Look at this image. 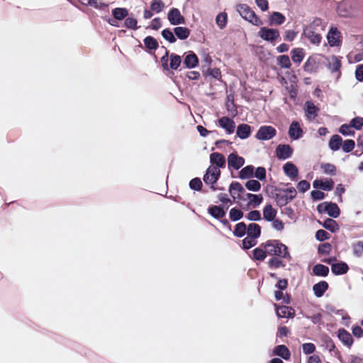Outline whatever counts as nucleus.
<instances>
[{
  "instance_id": "4",
  "label": "nucleus",
  "mask_w": 363,
  "mask_h": 363,
  "mask_svg": "<svg viewBox=\"0 0 363 363\" xmlns=\"http://www.w3.org/2000/svg\"><path fill=\"white\" fill-rule=\"evenodd\" d=\"M318 213H326L332 218H337L340 215V209L336 203L325 201L317 206Z\"/></svg>"
},
{
  "instance_id": "53",
  "label": "nucleus",
  "mask_w": 363,
  "mask_h": 363,
  "mask_svg": "<svg viewBox=\"0 0 363 363\" xmlns=\"http://www.w3.org/2000/svg\"><path fill=\"white\" fill-rule=\"evenodd\" d=\"M241 242L242 245L240 247L243 250H250L257 244V241L256 240H253L252 238H250L249 236L241 240Z\"/></svg>"
},
{
  "instance_id": "38",
  "label": "nucleus",
  "mask_w": 363,
  "mask_h": 363,
  "mask_svg": "<svg viewBox=\"0 0 363 363\" xmlns=\"http://www.w3.org/2000/svg\"><path fill=\"white\" fill-rule=\"evenodd\" d=\"M342 138L339 135L335 134L330 138L328 143V146L332 151L335 152L340 150L342 146Z\"/></svg>"
},
{
  "instance_id": "40",
  "label": "nucleus",
  "mask_w": 363,
  "mask_h": 363,
  "mask_svg": "<svg viewBox=\"0 0 363 363\" xmlns=\"http://www.w3.org/2000/svg\"><path fill=\"white\" fill-rule=\"evenodd\" d=\"M282 257H272L267 262L268 268L270 269H276L280 267H285L286 264L282 260Z\"/></svg>"
},
{
  "instance_id": "41",
  "label": "nucleus",
  "mask_w": 363,
  "mask_h": 363,
  "mask_svg": "<svg viewBox=\"0 0 363 363\" xmlns=\"http://www.w3.org/2000/svg\"><path fill=\"white\" fill-rule=\"evenodd\" d=\"M182 62V57L176 53L169 55V69L177 70L181 66Z\"/></svg>"
},
{
  "instance_id": "26",
  "label": "nucleus",
  "mask_w": 363,
  "mask_h": 363,
  "mask_svg": "<svg viewBox=\"0 0 363 363\" xmlns=\"http://www.w3.org/2000/svg\"><path fill=\"white\" fill-rule=\"evenodd\" d=\"M318 222L319 225H320L325 229H326L327 230H329L332 233H337L340 229V226H339L338 223H337V221L335 220L332 218H328L323 222L319 221V220Z\"/></svg>"
},
{
  "instance_id": "1",
  "label": "nucleus",
  "mask_w": 363,
  "mask_h": 363,
  "mask_svg": "<svg viewBox=\"0 0 363 363\" xmlns=\"http://www.w3.org/2000/svg\"><path fill=\"white\" fill-rule=\"evenodd\" d=\"M260 247L267 250V255L272 257H279L288 261L292 259L289 247L279 240H268L265 242H262Z\"/></svg>"
},
{
  "instance_id": "5",
  "label": "nucleus",
  "mask_w": 363,
  "mask_h": 363,
  "mask_svg": "<svg viewBox=\"0 0 363 363\" xmlns=\"http://www.w3.org/2000/svg\"><path fill=\"white\" fill-rule=\"evenodd\" d=\"M258 35L262 40L274 44V42L280 38V33L277 28L264 26L259 29Z\"/></svg>"
},
{
  "instance_id": "24",
  "label": "nucleus",
  "mask_w": 363,
  "mask_h": 363,
  "mask_svg": "<svg viewBox=\"0 0 363 363\" xmlns=\"http://www.w3.org/2000/svg\"><path fill=\"white\" fill-rule=\"evenodd\" d=\"M349 269L350 268L348 264L343 261H340L335 263V264H333L331 267V272L335 276L345 274L347 273Z\"/></svg>"
},
{
  "instance_id": "22",
  "label": "nucleus",
  "mask_w": 363,
  "mask_h": 363,
  "mask_svg": "<svg viewBox=\"0 0 363 363\" xmlns=\"http://www.w3.org/2000/svg\"><path fill=\"white\" fill-rule=\"evenodd\" d=\"M252 133L251 126L246 123H241L237 126L236 136L241 140L248 138Z\"/></svg>"
},
{
  "instance_id": "31",
  "label": "nucleus",
  "mask_w": 363,
  "mask_h": 363,
  "mask_svg": "<svg viewBox=\"0 0 363 363\" xmlns=\"http://www.w3.org/2000/svg\"><path fill=\"white\" fill-rule=\"evenodd\" d=\"M319 110V108L311 101H307L304 104V111L307 117L311 116L315 118L318 116Z\"/></svg>"
},
{
  "instance_id": "15",
  "label": "nucleus",
  "mask_w": 363,
  "mask_h": 363,
  "mask_svg": "<svg viewBox=\"0 0 363 363\" xmlns=\"http://www.w3.org/2000/svg\"><path fill=\"white\" fill-rule=\"evenodd\" d=\"M334 181L332 179H316L313 182V186L315 189H320L325 191H330L334 188Z\"/></svg>"
},
{
  "instance_id": "63",
  "label": "nucleus",
  "mask_w": 363,
  "mask_h": 363,
  "mask_svg": "<svg viewBox=\"0 0 363 363\" xmlns=\"http://www.w3.org/2000/svg\"><path fill=\"white\" fill-rule=\"evenodd\" d=\"M150 8L152 11L160 13L164 8V4L162 0H152L150 4Z\"/></svg>"
},
{
  "instance_id": "19",
  "label": "nucleus",
  "mask_w": 363,
  "mask_h": 363,
  "mask_svg": "<svg viewBox=\"0 0 363 363\" xmlns=\"http://www.w3.org/2000/svg\"><path fill=\"white\" fill-rule=\"evenodd\" d=\"M210 162L214 167H218V169L224 168L225 167V157L220 152H213L209 157Z\"/></svg>"
},
{
  "instance_id": "56",
  "label": "nucleus",
  "mask_w": 363,
  "mask_h": 363,
  "mask_svg": "<svg viewBox=\"0 0 363 363\" xmlns=\"http://www.w3.org/2000/svg\"><path fill=\"white\" fill-rule=\"evenodd\" d=\"M254 177L257 178L258 181H265L267 179V170L264 167H258L255 168Z\"/></svg>"
},
{
  "instance_id": "47",
  "label": "nucleus",
  "mask_w": 363,
  "mask_h": 363,
  "mask_svg": "<svg viewBox=\"0 0 363 363\" xmlns=\"http://www.w3.org/2000/svg\"><path fill=\"white\" fill-rule=\"evenodd\" d=\"M277 64L283 69H289L291 66L290 58L287 55H281L277 58Z\"/></svg>"
},
{
  "instance_id": "62",
  "label": "nucleus",
  "mask_w": 363,
  "mask_h": 363,
  "mask_svg": "<svg viewBox=\"0 0 363 363\" xmlns=\"http://www.w3.org/2000/svg\"><path fill=\"white\" fill-rule=\"evenodd\" d=\"M332 245L329 242L320 244L318 247V253L319 255H329L332 251Z\"/></svg>"
},
{
  "instance_id": "50",
  "label": "nucleus",
  "mask_w": 363,
  "mask_h": 363,
  "mask_svg": "<svg viewBox=\"0 0 363 363\" xmlns=\"http://www.w3.org/2000/svg\"><path fill=\"white\" fill-rule=\"evenodd\" d=\"M322 342L323 343V345L330 352H334L336 350V346L333 340V339L328 336V335H325L322 338Z\"/></svg>"
},
{
  "instance_id": "44",
  "label": "nucleus",
  "mask_w": 363,
  "mask_h": 363,
  "mask_svg": "<svg viewBox=\"0 0 363 363\" xmlns=\"http://www.w3.org/2000/svg\"><path fill=\"white\" fill-rule=\"evenodd\" d=\"M161 35L165 40L171 44L174 43L177 41L174 30H172L169 28L163 29L161 32Z\"/></svg>"
},
{
  "instance_id": "45",
  "label": "nucleus",
  "mask_w": 363,
  "mask_h": 363,
  "mask_svg": "<svg viewBox=\"0 0 363 363\" xmlns=\"http://www.w3.org/2000/svg\"><path fill=\"white\" fill-rule=\"evenodd\" d=\"M245 188L253 192H257L261 189V184L258 180L249 179L245 183Z\"/></svg>"
},
{
  "instance_id": "14",
  "label": "nucleus",
  "mask_w": 363,
  "mask_h": 363,
  "mask_svg": "<svg viewBox=\"0 0 363 363\" xmlns=\"http://www.w3.org/2000/svg\"><path fill=\"white\" fill-rule=\"evenodd\" d=\"M218 127L224 129L227 134L230 135L234 133L236 125L233 118L223 116L218 119Z\"/></svg>"
},
{
  "instance_id": "32",
  "label": "nucleus",
  "mask_w": 363,
  "mask_h": 363,
  "mask_svg": "<svg viewBox=\"0 0 363 363\" xmlns=\"http://www.w3.org/2000/svg\"><path fill=\"white\" fill-rule=\"evenodd\" d=\"M329 272V267L323 264H316L312 268L313 275L316 277H326Z\"/></svg>"
},
{
  "instance_id": "17",
  "label": "nucleus",
  "mask_w": 363,
  "mask_h": 363,
  "mask_svg": "<svg viewBox=\"0 0 363 363\" xmlns=\"http://www.w3.org/2000/svg\"><path fill=\"white\" fill-rule=\"evenodd\" d=\"M337 336L340 341L348 348H350L353 343L354 339L352 335L345 328H340L337 330Z\"/></svg>"
},
{
  "instance_id": "12",
  "label": "nucleus",
  "mask_w": 363,
  "mask_h": 363,
  "mask_svg": "<svg viewBox=\"0 0 363 363\" xmlns=\"http://www.w3.org/2000/svg\"><path fill=\"white\" fill-rule=\"evenodd\" d=\"M167 19L172 26L185 23V18L177 8H172L167 13Z\"/></svg>"
},
{
  "instance_id": "10",
  "label": "nucleus",
  "mask_w": 363,
  "mask_h": 363,
  "mask_svg": "<svg viewBox=\"0 0 363 363\" xmlns=\"http://www.w3.org/2000/svg\"><path fill=\"white\" fill-rule=\"evenodd\" d=\"M274 306L278 318H293L295 316V311L290 306H279L277 303H274Z\"/></svg>"
},
{
  "instance_id": "60",
  "label": "nucleus",
  "mask_w": 363,
  "mask_h": 363,
  "mask_svg": "<svg viewBox=\"0 0 363 363\" xmlns=\"http://www.w3.org/2000/svg\"><path fill=\"white\" fill-rule=\"evenodd\" d=\"M245 218L247 220L250 221H260L262 219L261 213L258 210L250 211L245 216Z\"/></svg>"
},
{
  "instance_id": "61",
  "label": "nucleus",
  "mask_w": 363,
  "mask_h": 363,
  "mask_svg": "<svg viewBox=\"0 0 363 363\" xmlns=\"http://www.w3.org/2000/svg\"><path fill=\"white\" fill-rule=\"evenodd\" d=\"M315 238L318 241L323 242L330 238V235L326 230L320 229L315 232Z\"/></svg>"
},
{
  "instance_id": "37",
  "label": "nucleus",
  "mask_w": 363,
  "mask_h": 363,
  "mask_svg": "<svg viewBox=\"0 0 363 363\" xmlns=\"http://www.w3.org/2000/svg\"><path fill=\"white\" fill-rule=\"evenodd\" d=\"M112 16L116 20H125L129 14V11L124 7H116L111 11Z\"/></svg>"
},
{
  "instance_id": "35",
  "label": "nucleus",
  "mask_w": 363,
  "mask_h": 363,
  "mask_svg": "<svg viewBox=\"0 0 363 363\" xmlns=\"http://www.w3.org/2000/svg\"><path fill=\"white\" fill-rule=\"evenodd\" d=\"M176 38L181 40H186L190 35V30L186 27L177 26L174 28Z\"/></svg>"
},
{
  "instance_id": "49",
  "label": "nucleus",
  "mask_w": 363,
  "mask_h": 363,
  "mask_svg": "<svg viewBox=\"0 0 363 363\" xmlns=\"http://www.w3.org/2000/svg\"><path fill=\"white\" fill-rule=\"evenodd\" d=\"M216 22L220 29L225 28L228 22V15L225 12L219 13L216 18Z\"/></svg>"
},
{
  "instance_id": "16",
  "label": "nucleus",
  "mask_w": 363,
  "mask_h": 363,
  "mask_svg": "<svg viewBox=\"0 0 363 363\" xmlns=\"http://www.w3.org/2000/svg\"><path fill=\"white\" fill-rule=\"evenodd\" d=\"M288 134L293 140H297L303 136V130L296 121H294L289 125Z\"/></svg>"
},
{
  "instance_id": "9",
  "label": "nucleus",
  "mask_w": 363,
  "mask_h": 363,
  "mask_svg": "<svg viewBox=\"0 0 363 363\" xmlns=\"http://www.w3.org/2000/svg\"><path fill=\"white\" fill-rule=\"evenodd\" d=\"M199 59L196 54L189 50L184 54L183 65L184 68L191 69L199 66Z\"/></svg>"
},
{
  "instance_id": "51",
  "label": "nucleus",
  "mask_w": 363,
  "mask_h": 363,
  "mask_svg": "<svg viewBox=\"0 0 363 363\" xmlns=\"http://www.w3.org/2000/svg\"><path fill=\"white\" fill-rule=\"evenodd\" d=\"M319 27L323 30V20L320 18H315L308 26H306L303 30L315 31Z\"/></svg>"
},
{
  "instance_id": "42",
  "label": "nucleus",
  "mask_w": 363,
  "mask_h": 363,
  "mask_svg": "<svg viewBox=\"0 0 363 363\" xmlns=\"http://www.w3.org/2000/svg\"><path fill=\"white\" fill-rule=\"evenodd\" d=\"M252 259L255 261H264L267 256L268 255L267 250L264 249L262 247L260 246L255 248L252 250Z\"/></svg>"
},
{
  "instance_id": "39",
  "label": "nucleus",
  "mask_w": 363,
  "mask_h": 363,
  "mask_svg": "<svg viewBox=\"0 0 363 363\" xmlns=\"http://www.w3.org/2000/svg\"><path fill=\"white\" fill-rule=\"evenodd\" d=\"M254 171L255 167L253 165H247L239 172V177L241 179H250L254 177Z\"/></svg>"
},
{
  "instance_id": "13",
  "label": "nucleus",
  "mask_w": 363,
  "mask_h": 363,
  "mask_svg": "<svg viewBox=\"0 0 363 363\" xmlns=\"http://www.w3.org/2000/svg\"><path fill=\"white\" fill-rule=\"evenodd\" d=\"M293 148L288 144H280L276 147V155L280 160L290 158L293 154Z\"/></svg>"
},
{
  "instance_id": "18",
  "label": "nucleus",
  "mask_w": 363,
  "mask_h": 363,
  "mask_svg": "<svg viewBox=\"0 0 363 363\" xmlns=\"http://www.w3.org/2000/svg\"><path fill=\"white\" fill-rule=\"evenodd\" d=\"M143 43L145 51L150 55H153L159 48L158 41L151 35L146 36L143 39Z\"/></svg>"
},
{
  "instance_id": "25",
  "label": "nucleus",
  "mask_w": 363,
  "mask_h": 363,
  "mask_svg": "<svg viewBox=\"0 0 363 363\" xmlns=\"http://www.w3.org/2000/svg\"><path fill=\"white\" fill-rule=\"evenodd\" d=\"M286 21V16L281 12L273 11L272 12L268 18V24L269 26L273 25H281Z\"/></svg>"
},
{
  "instance_id": "6",
  "label": "nucleus",
  "mask_w": 363,
  "mask_h": 363,
  "mask_svg": "<svg viewBox=\"0 0 363 363\" xmlns=\"http://www.w3.org/2000/svg\"><path fill=\"white\" fill-rule=\"evenodd\" d=\"M277 130L272 125H262L258 129L255 138L259 140H269L276 136Z\"/></svg>"
},
{
  "instance_id": "58",
  "label": "nucleus",
  "mask_w": 363,
  "mask_h": 363,
  "mask_svg": "<svg viewBox=\"0 0 363 363\" xmlns=\"http://www.w3.org/2000/svg\"><path fill=\"white\" fill-rule=\"evenodd\" d=\"M348 125L357 130H360L363 127V118L356 116L350 121Z\"/></svg>"
},
{
  "instance_id": "36",
  "label": "nucleus",
  "mask_w": 363,
  "mask_h": 363,
  "mask_svg": "<svg viewBox=\"0 0 363 363\" xmlns=\"http://www.w3.org/2000/svg\"><path fill=\"white\" fill-rule=\"evenodd\" d=\"M247 225L245 222L238 223L234 226L233 234L235 237L241 238L247 234Z\"/></svg>"
},
{
  "instance_id": "54",
  "label": "nucleus",
  "mask_w": 363,
  "mask_h": 363,
  "mask_svg": "<svg viewBox=\"0 0 363 363\" xmlns=\"http://www.w3.org/2000/svg\"><path fill=\"white\" fill-rule=\"evenodd\" d=\"M189 188L196 191H201L203 188V183L199 177H195L190 180Z\"/></svg>"
},
{
  "instance_id": "29",
  "label": "nucleus",
  "mask_w": 363,
  "mask_h": 363,
  "mask_svg": "<svg viewBox=\"0 0 363 363\" xmlns=\"http://www.w3.org/2000/svg\"><path fill=\"white\" fill-rule=\"evenodd\" d=\"M262 213L264 220L271 222L276 218L277 211L270 203H268L264 207Z\"/></svg>"
},
{
  "instance_id": "57",
  "label": "nucleus",
  "mask_w": 363,
  "mask_h": 363,
  "mask_svg": "<svg viewBox=\"0 0 363 363\" xmlns=\"http://www.w3.org/2000/svg\"><path fill=\"white\" fill-rule=\"evenodd\" d=\"M124 26L133 30H138L140 27L138 26V21L133 17H127L124 21Z\"/></svg>"
},
{
  "instance_id": "8",
  "label": "nucleus",
  "mask_w": 363,
  "mask_h": 363,
  "mask_svg": "<svg viewBox=\"0 0 363 363\" xmlns=\"http://www.w3.org/2000/svg\"><path fill=\"white\" fill-rule=\"evenodd\" d=\"M320 67V60L318 55H311L305 62L303 69L308 74L318 72Z\"/></svg>"
},
{
  "instance_id": "7",
  "label": "nucleus",
  "mask_w": 363,
  "mask_h": 363,
  "mask_svg": "<svg viewBox=\"0 0 363 363\" xmlns=\"http://www.w3.org/2000/svg\"><path fill=\"white\" fill-rule=\"evenodd\" d=\"M328 43L330 47H337L342 43L341 33L337 27L331 26L326 35Z\"/></svg>"
},
{
  "instance_id": "48",
  "label": "nucleus",
  "mask_w": 363,
  "mask_h": 363,
  "mask_svg": "<svg viewBox=\"0 0 363 363\" xmlns=\"http://www.w3.org/2000/svg\"><path fill=\"white\" fill-rule=\"evenodd\" d=\"M333 63H328L327 67L332 72H340L342 63L340 59L335 56H332Z\"/></svg>"
},
{
  "instance_id": "64",
  "label": "nucleus",
  "mask_w": 363,
  "mask_h": 363,
  "mask_svg": "<svg viewBox=\"0 0 363 363\" xmlns=\"http://www.w3.org/2000/svg\"><path fill=\"white\" fill-rule=\"evenodd\" d=\"M353 254L360 257L363 254V241H358L352 245Z\"/></svg>"
},
{
  "instance_id": "2",
  "label": "nucleus",
  "mask_w": 363,
  "mask_h": 363,
  "mask_svg": "<svg viewBox=\"0 0 363 363\" xmlns=\"http://www.w3.org/2000/svg\"><path fill=\"white\" fill-rule=\"evenodd\" d=\"M221 175V172L220 169H218V167H214L212 165H210L206 170L203 180L206 185L210 186V189L213 191H216L218 190L223 191L224 189L223 187H219L216 185L217 182L219 180Z\"/></svg>"
},
{
  "instance_id": "3",
  "label": "nucleus",
  "mask_w": 363,
  "mask_h": 363,
  "mask_svg": "<svg viewBox=\"0 0 363 363\" xmlns=\"http://www.w3.org/2000/svg\"><path fill=\"white\" fill-rule=\"evenodd\" d=\"M237 11L242 18L254 26H259L263 24L260 18L253 11L251 8L245 4L237 6Z\"/></svg>"
},
{
  "instance_id": "52",
  "label": "nucleus",
  "mask_w": 363,
  "mask_h": 363,
  "mask_svg": "<svg viewBox=\"0 0 363 363\" xmlns=\"http://www.w3.org/2000/svg\"><path fill=\"white\" fill-rule=\"evenodd\" d=\"M320 168L323 169V172L326 174H329L330 176H335L337 172V168L335 165L331 163H322L320 165Z\"/></svg>"
},
{
  "instance_id": "23",
  "label": "nucleus",
  "mask_w": 363,
  "mask_h": 363,
  "mask_svg": "<svg viewBox=\"0 0 363 363\" xmlns=\"http://www.w3.org/2000/svg\"><path fill=\"white\" fill-rule=\"evenodd\" d=\"M262 234L261 226L255 223H250L247 225V236L253 238V240H257Z\"/></svg>"
},
{
  "instance_id": "34",
  "label": "nucleus",
  "mask_w": 363,
  "mask_h": 363,
  "mask_svg": "<svg viewBox=\"0 0 363 363\" xmlns=\"http://www.w3.org/2000/svg\"><path fill=\"white\" fill-rule=\"evenodd\" d=\"M303 33L311 44L319 45L321 43L322 36L320 34L315 33V31L303 30Z\"/></svg>"
},
{
  "instance_id": "43",
  "label": "nucleus",
  "mask_w": 363,
  "mask_h": 363,
  "mask_svg": "<svg viewBox=\"0 0 363 363\" xmlns=\"http://www.w3.org/2000/svg\"><path fill=\"white\" fill-rule=\"evenodd\" d=\"M244 216L242 211L238 208H232L229 211V218L232 222H237Z\"/></svg>"
},
{
  "instance_id": "55",
  "label": "nucleus",
  "mask_w": 363,
  "mask_h": 363,
  "mask_svg": "<svg viewBox=\"0 0 363 363\" xmlns=\"http://www.w3.org/2000/svg\"><path fill=\"white\" fill-rule=\"evenodd\" d=\"M355 147V142L352 139H347L345 140H342V150L345 153H350L352 152Z\"/></svg>"
},
{
  "instance_id": "28",
  "label": "nucleus",
  "mask_w": 363,
  "mask_h": 363,
  "mask_svg": "<svg viewBox=\"0 0 363 363\" xmlns=\"http://www.w3.org/2000/svg\"><path fill=\"white\" fill-rule=\"evenodd\" d=\"M274 200L277 206L279 208H282L290 203L294 199L292 196H289L286 194L282 192H278L277 194L274 195Z\"/></svg>"
},
{
  "instance_id": "33",
  "label": "nucleus",
  "mask_w": 363,
  "mask_h": 363,
  "mask_svg": "<svg viewBox=\"0 0 363 363\" xmlns=\"http://www.w3.org/2000/svg\"><path fill=\"white\" fill-rule=\"evenodd\" d=\"M233 191H237L239 194H244L245 193V190L244 187L242 186V184L238 182H232L229 186L228 191L230 192L231 196L235 199L237 198L239 200H244V199L238 194L237 197L234 196V193Z\"/></svg>"
},
{
  "instance_id": "20",
  "label": "nucleus",
  "mask_w": 363,
  "mask_h": 363,
  "mask_svg": "<svg viewBox=\"0 0 363 363\" xmlns=\"http://www.w3.org/2000/svg\"><path fill=\"white\" fill-rule=\"evenodd\" d=\"M282 169L285 175L289 177L291 180H294L297 178L298 175V169L292 162H288L284 164Z\"/></svg>"
},
{
  "instance_id": "59",
  "label": "nucleus",
  "mask_w": 363,
  "mask_h": 363,
  "mask_svg": "<svg viewBox=\"0 0 363 363\" xmlns=\"http://www.w3.org/2000/svg\"><path fill=\"white\" fill-rule=\"evenodd\" d=\"M263 201V196L262 194H253L250 201L247 203L248 208L250 206H252L254 208L259 206Z\"/></svg>"
},
{
  "instance_id": "27",
  "label": "nucleus",
  "mask_w": 363,
  "mask_h": 363,
  "mask_svg": "<svg viewBox=\"0 0 363 363\" xmlns=\"http://www.w3.org/2000/svg\"><path fill=\"white\" fill-rule=\"evenodd\" d=\"M329 284L326 281H320L313 286L314 295L317 298L322 297L325 291L328 289Z\"/></svg>"
},
{
  "instance_id": "30",
  "label": "nucleus",
  "mask_w": 363,
  "mask_h": 363,
  "mask_svg": "<svg viewBox=\"0 0 363 363\" xmlns=\"http://www.w3.org/2000/svg\"><path fill=\"white\" fill-rule=\"evenodd\" d=\"M305 57L304 49L295 48L291 50V58L294 63L299 65Z\"/></svg>"
},
{
  "instance_id": "21",
  "label": "nucleus",
  "mask_w": 363,
  "mask_h": 363,
  "mask_svg": "<svg viewBox=\"0 0 363 363\" xmlns=\"http://www.w3.org/2000/svg\"><path fill=\"white\" fill-rule=\"evenodd\" d=\"M273 354L280 357L284 360H289L291 356V351L285 345H279L274 347Z\"/></svg>"
},
{
  "instance_id": "46",
  "label": "nucleus",
  "mask_w": 363,
  "mask_h": 363,
  "mask_svg": "<svg viewBox=\"0 0 363 363\" xmlns=\"http://www.w3.org/2000/svg\"><path fill=\"white\" fill-rule=\"evenodd\" d=\"M207 212L211 216L218 220H220L221 218L225 216L224 213L216 208V205H210L207 209Z\"/></svg>"
},
{
  "instance_id": "11",
  "label": "nucleus",
  "mask_w": 363,
  "mask_h": 363,
  "mask_svg": "<svg viewBox=\"0 0 363 363\" xmlns=\"http://www.w3.org/2000/svg\"><path fill=\"white\" fill-rule=\"evenodd\" d=\"M245 164V159L239 156L236 152L230 153L228 156V167L229 169L233 168L235 170H238Z\"/></svg>"
}]
</instances>
